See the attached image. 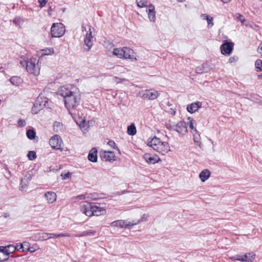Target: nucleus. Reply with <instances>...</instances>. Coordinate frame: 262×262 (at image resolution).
Listing matches in <instances>:
<instances>
[{
  "label": "nucleus",
  "mask_w": 262,
  "mask_h": 262,
  "mask_svg": "<svg viewBox=\"0 0 262 262\" xmlns=\"http://www.w3.org/2000/svg\"><path fill=\"white\" fill-rule=\"evenodd\" d=\"M47 99L38 96L36 99L34 105L32 108V112L33 114H37L44 106L46 105L47 103Z\"/></svg>",
  "instance_id": "9"
},
{
  "label": "nucleus",
  "mask_w": 262,
  "mask_h": 262,
  "mask_svg": "<svg viewBox=\"0 0 262 262\" xmlns=\"http://www.w3.org/2000/svg\"><path fill=\"white\" fill-rule=\"evenodd\" d=\"M202 105V102L196 101L188 104L187 106L186 110L189 113L193 114L201 108Z\"/></svg>",
  "instance_id": "18"
},
{
  "label": "nucleus",
  "mask_w": 262,
  "mask_h": 262,
  "mask_svg": "<svg viewBox=\"0 0 262 262\" xmlns=\"http://www.w3.org/2000/svg\"><path fill=\"white\" fill-rule=\"evenodd\" d=\"M4 249L8 257L10 254L13 253L16 250L15 246L13 245H10L7 246H4Z\"/></svg>",
  "instance_id": "31"
},
{
  "label": "nucleus",
  "mask_w": 262,
  "mask_h": 262,
  "mask_svg": "<svg viewBox=\"0 0 262 262\" xmlns=\"http://www.w3.org/2000/svg\"><path fill=\"white\" fill-rule=\"evenodd\" d=\"M97 150L96 148H93L90 151L88 155V159L92 162H96L97 161Z\"/></svg>",
  "instance_id": "22"
},
{
  "label": "nucleus",
  "mask_w": 262,
  "mask_h": 262,
  "mask_svg": "<svg viewBox=\"0 0 262 262\" xmlns=\"http://www.w3.org/2000/svg\"><path fill=\"white\" fill-rule=\"evenodd\" d=\"M79 125L84 133L88 131L89 126L84 119L80 122Z\"/></svg>",
  "instance_id": "33"
},
{
  "label": "nucleus",
  "mask_w": 262,
  "mask_h": 262,
  "mask_svg": "<svg viewBox=\"0 0 262 262\" xmlns=\"http://www.w3.org/2000/svg\"><path fill=\"white\" fill-rule=\"evenodd\" d=\"M112 53L113 55L119 58L129 59L131 61L137 60L136 53L132 49L128 47L114 48Z\"/></svg>",
  "instance_id": "4"
},
{
  "label": "nucleus",
  "mask_w": 262,
  "mask_h": 262,
  "mask_svg": "<svg viewBox=\"0 0 262 262\" xmlns=\"http://www.w3.org/2000/svg\"><path fill=\"white\" fill-rule=\"evenodd\" d=\"M143 158L147 163L150 164H155L160 161V158L157 155H151L148 153L145 154L143 156Z\"/></svg>",
  "instance_id": "15"
},
{
  "label": "nucleus",
  "mask_w": 262,
  "mask_h": 262,
  "mask_svg": "<svg viewBox=\"0 0 262 262\" xmlns=\"http://www.w3.org/2000/svg\"><path fill=\"white\" fill-rule=\"evenodd\" d=\"M210 175V171L208 169H205L200 173L199 177L202 182H205L209 178Z\"/></svg>",
  "instance_id": "20"
},
{
  "label": "nucleus",
  "mask_w": 262,
  "mask_h": 262,
  "mask_svg": "<svg viewBox=\"0 0 262 262\" xmlns=\"http://www.w3.org/2000/svg\"><path fill=\"white\" fill-rule=\"evenodd\" d=\"M18 124L19 126H24L26 125V123L24 120L19 119L18 121Z\"/></svg>",
  "instance_id": "54"
},
{
  "label": "nucleus",
  "mask_w": 262,
  "mask_h": 262,
  "mask_svg": "<svg viewBox=\"0 0 262 262\" xmlns=\"http://www.w3.org/2000/svg\"><path fill=\"white\" fill-rule=\"evenodd\" d=\"M257 51L262 57V42L259 45L257 49Z\"/></svg>",
  "instance_id": "57"
},
{
  "label": "nucleus",
  "mask_w": 262,
  "mask_h": 262,
  "mask_svg": "<svg viewBox=\"0 0 262 262\" xmlns=\"http://www.w3.org/2000/svg\"><path fill=\"white\" fill-rule=\"evenodd\" d=\"M27 157L30 160L32 161L35 160L37 157L36 152L34 151H29Z\"/></svg>",
  "instance_id": "43"
},
{
  "label": "nucleus",
  "mask_w": 262,
  "mask_h": 262,
  "mask_svg": "<svg viewBox=\"0 0 262 262\" xmlns=\"http://www.w3.org/2000/svg\"><path fill=\"white\" fill-rule=\"evenodd\" d=\"M23 182H24V179H21V186H20V189L21 190V191H24L27 188V185H28V182H27L26 183H25L24 184V185H23Z\"/></svg>",
  "instance_id": "52"
},
{
  "label": "nucleus",
  "mask_w": 262,
  "mask_h": 262,
  "mask_svg": "<svg viewBox=\"0 0 262 262\" xmlns=\"http://www.w3.org/2000/svg\"><path fill=\"white\" fill-rule=\"evenodd\" d=\"M39 249V247L37 244H34L32 247H28V251L30 253H34Z\"/></svg>",
  "instance_id": "44"
},
{
  "label": "nucleus",
  "mask_w": 262,
  "mask_h": 262,
  "mask_svg": "<svg viewBox=\"0 0 262 262\" xmlns=\"http://www.w3.org/2000/svg\"><path fill=\"white\" fill-rule=\"evenodd\" d=\"M92 204L87 202L81 203L80 206V211L87 216H92Z\"/></svg>",
  "instance_id": "12"
},
{
  "label": "nucleus",
  "mask_w": 262,
  "mask_h": 262,
  "mask_svg": "<svg viewBox=\"0 0 262 262\" xmlns=\"http://www.w3.org/2000/svg\"><path fill=\"white\" fill-rule=\"evenodd\" d=\"M22 244V245L23 246V248H26V250L28 251V247H30V244L29 243L27 242H24Z\"/></svg>",
  "instance_id": "56"
},
{
  "label": "nucleus",
  "mask_w": 262,
  "mask_h": 262,
  "mask_svg": "<svg viewBox=\"0 0 262 262\" xmlns=\"http://www.w3.org/2000/svg\"><path fill=\"white\" fill-rule=\"evenodd\" d=\"M86 198V196L85 195L80 194V195H77V196H76L74 198V199H75V202H79L80 200H85Z\"/></svg>",
  "instance_id": "49"
},
{
  "label": "nucleus",
  "mask_w": 262,
  "mask_h": 262,
  "mask_svg": "<svg viewBox=\"0 0 262 262\" xmlns=\"http://www.w3.org/2000/svg\"><path fill=\"white\" fill-rule=\"evenodd\" d=\"M221 1H222L224 3H227L230 1V0H221Z\"/></svg>",
  "instance_id": "61"
},
{
  "label": "nucleus",
  "mask_w": 262,
  "mask_h": 262,
  "mask_svg": "<svg viewBox=\"0 0 262 262\" xmlns=\"http://www.w3.org/2000/svg\"><path fill=\"white\" fill-rule=\"evenodd\" d=\"M123 221L125 229H129L139 224V222L137 221V219H127L123 220Z\"/></svg>",
  "instance_id": "19"
},
{
  "label": "nucleus",
  "mask_w": 262,
  "mask_h": 262,
  "mask_svg": "<svg viewBox=\"0 0 262 262\" xmlns=\"http://www.w3.org/2000/svg\"><path fill=\"white\" fill-rule=\"evenodd\" d=\"M112 80L116 84L123 83L127 81L126 79L121 76H114Z\"/></svg>",
  "instance_id": "34"
},
{
  "label": "nucleus",
  "mask_w": 262,
  "mask_h": 262,
  "mask_svg": "<svg viewBox=\"0 0 262 262\" xmlns=\"http://www.w3.org/2000/svg\"><path fill=\"white\" fill-rule=\"evenodd\" d=\"M16 250H21L22 252H24L25 250L23 248V246L22 245V244L21 243H17L15 245Z\"/></svg>",
  "instance_id": "51"
},
{
  "label": "nucleus",
  "mask_w": 262,
  "mask_h": 262,
  "mask_svg": "<svg viewBox=\"0 0 262 262\" xmlns=\"http://www.w3.org/2000/svg\"><path fill=\"white\" fill-rule=\"evenodd\" d=\"M210 71V68L207 64H203L198 66L195 69V72L198 74H203L208 73Z\"/></svg>",
  "instance_id": "24"
},
{
  "label": "nucleus",
  "mask_w": 262,
  "mask_h": 262,
  "mask_svg": "<svg viewBox=\"0 0 262 262\" xmlns=\"http://www.w3.org/2000/svg\"><path fill=\"white\" fill-rule=\"evenodd\" d=\"M13 23L17 26H20L23 24V20L19 17H15L13 19Z\"/></svg>",
  "instance_id": "47"
},
{
  "label": "nucleus",
  "mask_w": 262,
  "mask_h": 262,
  "mask_svg": "<svg viewBox=\"0 0 262 262\" xmlns=\"http://www.w3.org/2000/svg\"><path fill=\"white\" fill-rule=\"evenodd\" d=\"M114 73L116 74H125L128 72V70L121 66H117L114 68Z\"/></svg>",
  "instance_id": "26"
},
{
  "label": "nucleus",
  "mask_w": 262,
  "mask_h": 262,
  "mask_svg": "<svg viewBox=\"0 0 262 262\" xmlns=\"http://www.w3.org/2000/svg\"><path fill=\"white\" fill-rule=\"evenodd\" d=\"M259 103L262 104V100L259 101Z\"/></svg>",
  "instance_id": "64"
},
{
  "label": "nucleus",
  "mask_w": 262,
  "mask_h": 262,
  "mask_svg": "<svg viewBox=\"0 0 262 262\" xmlns=\"http://www.w3.org/2000/svg\"><path fill=\"white\" fill-rule=\"evenodd\" d=\"M177 1L179 2H183L185 1V0H177Z\"/></svg>",
  "instance_id": "62"
},
{
  "label": "nucleus",
  "mask_w": 262,
  "mask_h": 262,
  "mask_svg": "<svg viewBox=\"0 0 262 262\" xmlns=\"http://www.w3.org/2000/svg\"><path fill=\"white\" fill-rule=\"evenodd\" d=\"M9 81L12 84L17 86L21 85L23 83L22 78L17 76L11 77Z\"/></svg>",
  "instance_id": "23"
},
{
  "label": "nucleus",
  "mask_w": 262,
  "mask_h": 262,
  "mask_svg": "<svg viewBox=\"0 0 262 262\" xmlns=\"http://www.w3.org/2000/svg\"><path fill=\"white\" fill-rule=\"evenodd\" d=\"M59 237H69L70 235L68 233H60L59 234Z\"/></svg>",
  "instance_id": "59"
},
{
  "label": "nucleus",
  "mask_w": 262,
  "mask_h": 262,
  "mask_svg": "<svg viewBox=\"0 0 262 262\" xmlns=\"http://www.w3.org/2000/svg\"><path fill=\"white\" fill-rule=\"evenodd\" d=\"M160 95V92L153 89L140 91L138 96L144 100H154Z\"/></svg>",
  "instance_id": "6"
},
{
  "label": "nucleus",
  "mask_w": 262,
  "mask_h": 262,
  "mask_svg": "<svg viewBox=\"0 0 262 262\" xmlns=\"http://www.w3.org/2000/svg\"><path fill=\"white\" fill-rule=\"evenodd\" d=\"M258 77H260V78H262V74L259 75L258 76Z\"/></svg>",
  "instance_id": "63"
},
{
  "label": "nucleus",
  "mask_w": 262,
  "mask_h": 262,
  "mask_svg": "<svg viewBox=\"0 0 262 262\" xmlns=\"http://www.w3.org/2000/svg\"><path fill=\"white\" fill-rule=\"evenodd\" d=\"M26 134L27 137L30 140L34 139L36 137V133L33 129L28 130Z\"/></svg>",
  "instance_id": "38"
},
{
  "label": "nucleus",
  "mask_w": 262,
  "mask_h": 262,
  "mask_svg": "<svg viewBox=\"0 0 262 262\" xmlns=\"http://www.w3.org/2000/svg\"><path fill=\"white\" fill-rule=\"evenodd\" d=\"M95 233H96L95 231L90 230L85 231L82 232L80 236H91V235H95Z\"/></svg>",
  "instance_id": "42"
},
{
  "label": "nucleus",
  "mask_w": 262,
  "mask_h": 262,
  "mask_svg": "<svg viewBox=\"0 0 262 262\" xmlns=\"http://www.w3.org/2000/svg\"><path fill=\"white\" fill-rule=\"evenodd\" d=\"M99 155L100 158L103 161L113 162L116 160L115 154L112 151L101 149L99 151Z\"/></svg>",
  "instance_id": "10"
},
{
  "label": "nucleus",
  "mask_w": 262,
  "mask_h": 262,
  "mask_svg": "<svg viewBox=\"0 0 262 262\" xmlns=\"http://www.w3.org/2000/svg\"><path fill=\"white\" fill-rule=\"evenodd\" d=\"M53 128L54 132L57 133L62 132L63 130V124L58 121H55L54 122Z\"/></svg>",
  "instance_id": "29"
},
{
  "label": "nucleus",
  "mask_w": 262,
  "mask_h": 262,
  "mask_svg": "<svg viewBox=\"0 0 262 262\" xmlns=\"http://www.w3.org/2000/svg\"><path fill=\"white\" fill-rule=\"evenodd\" d=\"M148 215L147 214H143L141 218L139 219H137V221L139 222V224L141 222H147L148 220Z\"/></svg>",
  "instance_id": "46"
},
{
  "label": "nucleus",
  "mask_w": 262,
  "mask_h": 262,
  "mask_svg": "<svg viewBox=\"0 0 262 262\" xmlns=\"http://www.w3.org/2000/svg\"><path fill=\"white\" fill-rule=\"evenodd\" d=\"M94 28L90 25L82 26V32H86L84 38V50L89 51L93 45V37L94 36Z\"/></svg>",
  "instance_id": "5"
},
{
  "label": "nucleus",
  "mask_w": 262,
  "mask_h": 262,
  "mask_svg": "<svg viewBox=\"0 0 262 262\" xmlns=\"http://www.w3.org/2000/svg\"><path fill=\"white\" fill-rule=\"evenodd\" d=\"M235 17L237 19H238L239 21H240L243 24H244L245 25H248L247 24H246V20L244 18V16L243 15L239 14V13H236L235 14Z\"/></svg>",
  "instance_id": "41"
},
{
  "label": "nucleus",
  "mask_w": 262,
  "mask_h": 262,
  "mask_svg": "<svg viewBox=\"0 0 262 262\" xmlns=\"http://www.w3.org/2000/svg\"><path fill=\"white\" fill-rule=\"evenodd\" d=\"M244 262H253L255 258V254L253 252L247 253L243 255Z\"/></svg>",
  "instance_id": "25"
},
{
  "label": "nucleus",
  "mask_w": 262,
  "mask_h": 262,
  "mask_svg": "<svg viewBox=\"0 0 262 262\" xmlns=\"http://www.w3.org/2000/svg\"><path fill=\"white\" fill-rule=\"evenodd\" d=\"M192 134H193V139L194 142L196 144H199L200 143V140H201L200 134L198 133L197 130L196 132H192Z\"/></svg>",
  "instance_id": "37"
},
{
  "label": "nucleus",
  "mask_w": 262,
  "mask_h": 262,
  "mask_svg": "<svg viewBox=\"0 0 262 262\" xmlns=\"http://www.w3.org/2000/svg\"><path fill=\"white\" fill-rule=\"evenodd\" d=\"M233 43L226 42L221 45V51L223 55H230L233 49Z\"/></svg>",
  "instance_id": "13"
},
{
  "label": "nucleus",
  "mask_w": 262,
  "mask_h": 262,
  "mask_svg": "<svg viewBox=\"0 0 262 262\" xmlns=\"http://www.w3.org/2000/svg\"><path fill=\"white\" fill-rule=\"evenodd\" d=\"M146 12L148 14V18L149 21L152 23L155 22L156 16L155 6L152 4L148 5Z\"/></svg>",
  "instance_id": "14"
},
{
  "label": "nucleus",
  "mask_w": 262,
  "mask_h": 262,
  "mask_svg": "<svg viewBox=\"0 0 262 262\" xmlns=\"http://www.w3.org/2000/svg\"><path fill=\"white\" fill-rule=\"evenodd\" d=\"M127 132V134L129 135H135L136 134V128L135 125L132 124L128 126Z\"/></svg>",
  "instance_id": "35"
},
{
  "label": "nucleus",
  "mask_w": 262,
  "mask_h": 262,
  "mask_svg": "<svg viewBox=\"0 0 262 262\" xmlns=\"http://www.w3.org/2000/svg\"><path fill=\"white\" fill-rule=\"evenodd\" d=\"M255 67L257 72H261L262 60L257 59L255 62Z\"/></svg>",
  "instance_id": "39"
},
{
  "label": "nucleus",
  "mask_w": 262,
  "mask_h": 262,
  "mask_svg": "<svg viewBox=\"0 0 262 262\" xmlns=\"http://www.w3.org/2000/svg\"><path fill=\"white\" fill-rule=\"evenodd\" d=\"M124 224L123 220H119L111 223V226L112 227L124 228Z\"/></svg>",
  "instance_id": "30"
},
{
  "label": "nucleus",
  "mask_w": 262,
  "mask_h": 262,
  "mask_svg": "<svg viewBox=\"0 0 262 262\" xmlns=\"http://www.w3.org/2000/svg\"><path fill=\"white\" fill-rule=\"evenodd\" d=\"M136 3L139 8H144L148 6L146 0H136Z\"/></svg>",
  "instance_id": "36"
},
{
  "label": "nucleus",
  "mask_w": 262,
  "mask_h": 262,
  "mask_svg": "<svg viewBox=\"0 0 262 262\" xmlns=\"http://www.w3.org/2000/svg\"><path fill=\"white\" fill-rule=\"evenodd\" d=\"M72 176V173L70 172H68L66 173H61V177L63 180H67L69 179Z\"/></svg>",
  "instance_id": "50"
},
{
  "label": "nucleus",
  "mask_w": 262,
  "mask_h": 262,
  "mask_svg": "<svg viewBox=\"0 0 262 262\" xmlns=\"http://www.w3.org/2000/svg\"><path fill=\"white\" fill-rule=\"evenodd\" d=\"M4 249V246H0V262L4 261L9 258Z\"/></svg>",
  "instance_id": "32"
},
{
  "label": "nucleus",
  "mask_w": 262,
  "mask_h": 262,
  "mask_svg": "<svg viewBox=\"0 0 262 262\" xmlns=\"http://www.w3.org/2000/svg\"><path fill=\"white\" fill-rule=\"evenodd\" d=\"M49 144L53 149L62 151L64 145L61 137L58 135H55L49 140Z\"/></svg>",
  "instance_id": "8"
},
{
  "label": "nucleus",
  "mask_w": 262,
  "mask_h": 262,
  "mask_svg": "<svg viewBox=\"0 0 262 262\" xmlns=\"http://www.w3.org/2000/svg\"><path fill=\"white\" fill-rule=\"evenodd\" d=\"M201 17L203 20H206L207 21V27L211 28L214 26L213 18L206 14H202Z\"/></svg>",
  "instance_id": "21"
},
{
  "label": "nucleus",
  "mask_w": 262,
  "mask_h": 262,
  "mask_svg": "<svg viewBox=\"0 0 262 262\" xmlns=\"http://www.w3.org/2000/svg\"><path fill=\"white\" fill-rule=\"evenodd\" d=\"M176 113V111L175 110L171 109V111L170 112V114H171L172 115H175Z\"/></svg>",
  "instance_id": "60"
},
{
  "label": "nucleus",
  "mask_w": 262,
  "mask_h": 262,
  "mask_svg": "<svg viewBox=\"0 0 262 262\" xmlns=\"http://www.w3.org/2000/svg\"><path fill=\"white\" fill-rule=\"evenodd\" d=\"M188 120H189V126L190 128L193 130V132H196L197 130L195 127V121L191 118L188 117Z\"/></svg>",
  "instance_id": "40"
},
{
  "label": "nucleus",
  "mask_w": 262,
  "mask_h": 262,
  "mask_svg": "<svg viewBox=\"0 0 262 262\" xmlns=\"http://www.w3.org/2000/svg\"><path fill=\"white\" fill-rule=\"evenodd\" d=\"M38 1L40 8L44 7L47 2V0H38Z\"/></svg>",
  "instance_id": "53"
},
{
  "label": "nucleus",
  "mask_w": 262,
  "mask_h": 262,
  "mask_svg": "<svg viewBox=\"0 0 262 262\" xmlns=\"http://www.w3.org/2000/svg\"><path fill=\"white\" fill-rule=\"evenodd\" d=\"M146 144L155 151L162 155H165L170 151L169 143L167 142L162 141L156 136L149 138L146 141Z\"/></svg>",
  "instance_id": "3"
},
{
  "label": "nucleus",
  "mask_w": 262,
  "mask_h": 262,
  "mask_svg": "<svg viewBox=\"0 0 262 262\" xmlns=\"http://www.w3.org/2000/svg\"><path fill=\"white\" fill-rule=\"evenodd\" d=\"M65 27L62 23H54L51 28V34L53 37H60L65 33Z\"/></svg>",
  "instance_id": "7"
},
{
  "label": "nucleus",
  "mask_w": 262,
  "mask_h": 262,
  "mask_svg": "<svg viewBox=\"0 0 262 262\" xmlns=\"http://www.w3.org/2000/svg\"><path fill=\"white\" fill-rule=\"evenodd\" d=\"M237 60H238V57L237 56L230 57L229 58V61L230 63H233V62H236V61H237Z\"/></svg>",
  "instance_id": "55"
},
{
  "label": "nucleus",
  "mask_w": 262,
  "mask_h": 262,
  "mask_svg": "<svg viewBox=\"0 0 262 262\" xmlns=\"http://www.w3.org/2000/svg\"><path fill=\"white\" fill-rule=\"evenodd\" d=\"M230 259L233 260H239L242 262H244L243 255L241 254H237L231 257H230Z\"/></svg>",
  "instance_id": "45"
},
{
  "label": "nucleus",
  "mask_w": 262,
  "mask_h": 262,
  "mask_svg": "<svg viewBox=\"0 0 262 262\" xmlns=\"http://www.w3.org/2000/svg\"><path fill=\"white\" fill-rule=\"evenodd\" d=\"M106 213V211L104 208L101 207L100 206L92 204V216L104 215Z\"/></svg>",
  "instance_id": "16"
},
{
  "label": "nucleus",
  "mask_w": 262,
  "mask_h": 262,
  "mask_svg": "<svg viewBox=\"0 0 262 262\" xmlns=\"http://www.w3.org/2000/svg\"><path fill=\"white\" fill-rule=\"evenodd\" d=\"M42 56L46 55H52L54 53V50L53 48H47L40 51Z\"/></svg>",
  "instance_id": "27"
},
{
  "label": "nucleus",
  "mask_w": 262,
  "mask_h": 262,
  "mask_svg": "<svg viewBox=\"0 0 262 262\" xmlns=\"http://www.w3.org/2000/svg\"><path fill=\"white\" fill-rule=\"evenodd\" d=\"M170 128L182 135L187 133V124L184 121H179L176 124L171 125Z\"/></svg>",
  "instance_id": "11"
},
{
  "label": "nucleus",
  "mask_w": 262,
  "mask_h": 262,
  "mask_svg": "<svg viewBox=\"0 0 262 262\" xmlns=\"http://www.w3.org/2000/svg\"><path fill=\"white\" fill-rule=\"evenodd\" d=\"M50 236H52V238H58L59 237V234H54L53 233H50Z\"/></svg>",
  "instance_id": "58"
},
{
  "label": "nucleus",
  "mask_w": 262,
  "mask_h": 262,
  "mask_svg": "<svg viewBox=\"0 0 262 262\" xmlns=\"http://www.w3.org/2000/svg\"><path fill=\"white\" fill-rule=\"evenodd\" d=\"M107 144L112 148L117 149V150H119L118 147L116 146V143L114 141L110 140L107 142Z\"/></svg>",
  "instance_id": "48"
},
{
  "label": "nucleus",
  "mask_w": 262,
  "mask_h": 262,
  "mask_svg": "<svg viewBox=\"0 0 262 262\" xmlns=\"http://www.w3.org/2000/svg\"><path fill=\"white\" fill-rule=\"evenodd\" d=\"M57 194L54 191H47L44 194V198L48 204H52L56 201Z\"/></svg>",
  "instance_id": "17"
},
{
  "label": "nucleus",
  "mask_w": 262,
  "mask_h": 262,
  "mask_svg": "<svg viewBox=\"0 0 262 262\" xmlns=\"http://www.w3.org/2000/svg\"><path fill=\"white\" fill-rule=\"evenodd\" d=\"M37 241H45L50 238H52V236H49L50 233H38L37 234Z\"/></svg>",
  "instance_id": "28"
},
{
  "label": "nucleus",
  "mask_w": 262,
  "mask_h": 262,
  "mask_svg": "<svg viewBox=\"0 0 262 262\" xmlns=\"http://www.w3.org/2000/svg\"><path fill=\"white\" fill-rule=\"evenodd\" d=\"M20 64L26 68V71L30 74L35 76H37L40 74V64L39 59L32 57L27 59L24 57H20L19 59Z\"/></svg>",
  "instance_id": "2"
},
{
  "label": "nucleus",
  "mask_w": 262,
  "mask_h": 262,
  "mask_svg": "<svg viewBox=\"0 0 262 262\" xmlns=\"http://www.w3.org/2000/svg\"><path fill=\"white\" fill-rule=\"evenodd\" d=\"M57 94L63 98L65 106L69 111L76 108L79 104L80 92L73 85L67 84L59 87Z\"/></svg>",
  "instance_id": "1"
}]
</instances>
